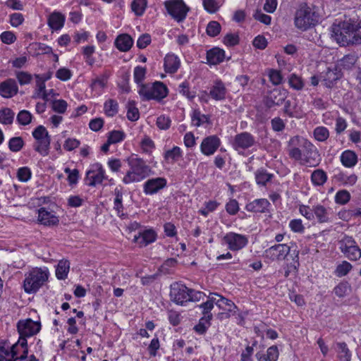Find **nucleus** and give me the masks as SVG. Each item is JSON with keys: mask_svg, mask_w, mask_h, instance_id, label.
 I'll return each mask as SVG.
<instances>
[{"mask_svg": "<svg viewBox=\"0 0 361 361\" xmlns=\"http://www.w3.org/2000/svg\"><path fill=\"white\" fill-rule=\"evenodd\" d=\"M331 32V36L340 46L361 44V20L349 19L334 23Z\"/></svg>", "mask_w": 361, "mask_h": 361, "instance_id": "1", "label": "nucleus"}, {"mask_svg": "<svg viewBox=\"0 0 361 361\" xmlns=\"http://www.w3.org/2000/svg\"><path fill=\"white\" fill-rule=\"evenodd\" d=\"M49 271L42 268H34L25 274L23 288L28 294L35 293L48 280Z\"/></svg>", "mask_w": 361, "mask_h": 361, "instance_id": "2", "label": "nucleus"}, {"mask_svg": "<svg viewBox=\"0 0 361 361\" xmlns=\"http://www.w3.org/2000/svg\"><path fill=\"white\" fill-rule=\"evenodd\" d=\"M129 165L130 170L127 172L123 180L125 183L140 181L151 173L150 167L142 159H131L129 160Z\"/></svg>", "mask_w": 361, "mask_h": 361, "instance_id": "3", "label": "nucleus"}, {"mask_svg": "<svg viewBox=\"0 0 361 361\" xmlns=\"http://www.w3.org/2000/svg\"><path fill=\"white\" fill-rule=\"evenodd\" d=\"M319 22V16L306 4H301L295 16V26L302 30H306Z\"/></svg>", "mask_w": 361, "mask_h": 361, "instance_id": "4", "label": "nucleus"}, {"mask_svg": "<svg viewBox=\"0 0 361 361\" xmlns=\"http://www.w3.org/2000/svg\"><path fill=\"white\" fill-rule=\"evenodd\" d=\"M32 136L35 139L34 149L44 157L47 156L49 152L51 137L46 128L43 126H37L33 130Z\"/></svg>", "mask_w": 361, "mask_h": 361, "instance_id": "5", "label": "nucleus"}, {"mask_svg": "<svg viewBox=\"0 0 361 361\" xmlns=\"http://www.w3.org/2000/svg\"><path fill=\"white\" fill-rule=\"evenodd\" d=\"M168 13L178 22L183 21L189 11L183 0H169L164 2Z\"/></svg>", "mask_w": 361, "mask_h": 361, "instance_id": "6", "label": "nucleus"}, {"mask_svg": "<svg viewBox=\"0 0 361 361\" xmlns=\"http://www.w3.org/2000/svg\"><path fill=\"white\" fill-rule=\"evenodd\" d=\"M19 333V339L27 338L37 334L41 329L39 322H35L31 319L20 320L17 324Z\"/></svg>", "mask_w": 361, "mask_h": 361, "instance_id": "7", "label": "nucleus"}, {"mask_svg": "<svg viewBox=\"0 0 361 361\" xmlns=\"http://www.w3.org/2000/svg\"><path fill=\"white\" fill-rule=\"evenodd\" d=\"M189 288L185 285L178 283L171 285L170 298L176 304L183 305L189 301Z\"/></svg>", "mask_w": 361, "mask_h": 361, "instance_id": "8", "label": "nucleus"}, {"mask_svg": "<svg viewBox=\"0 0 361 361\" xmlns=\"http://www.w3.org/2000/svg\"><path fill=\"white\" fill-rule=\"evenodd\" d=\"M290 248L286 244H277L264 251V256L271 260L281 261L290 253Z\"/></svg>", "mask_w": 361, "mask_h": 361, "instance_id": "9", "label": "nucleus"}, {"mask_svg": "<svg viewBox=\"0 0 361 361\" xmlns=\"http://www.w3.org/2000/svg\"><path fill=\"white\" fill-rule=\"evenodd\" d=\"M105 178L102 165L97 163L92 165V169L87 172L85 182L90 186H94L96 184L101 183Z\"/></svg>", "mask_w": 361, "mask_h": 361, "instance_id": "10", "label": "nucleus"}, {"mask_svg": "<svg viewBox=\"0 0 361 361\" xmlns=\"http://www.w3.org/2000/svg\"><path fill=\"white\" fill-rule=\"evenodd\" d=\"M28 348L27 339H18L17 343L12 345L10 350L8 359L25 360L27 357Z\"/></svg>", "mask_w": 361, "mask_h": 361, "instance_id": "11", "label": "nucleus"}, {"mask_svg": "<svg viewBox=\"0 0 361 361\" xmlns=\"http://www.w3.org/2000/svg\"><path fill=\"white\" fill-rule=\"evenodd\" d=\"M286 92L283 90L275 88L270 91L264 99V103L266 107L271 109L275 106H280L285 102Z\"/></svg>", "mask_w": 361, "mask_h": 361, "instance_id": "12", "label": "nucleus"}, {"mask_svg": "<svg viewBox=\"0 0 361 361\" xmlns=\"http://www.w3.org/2000/svg\"><path fill=\"white\" fill-rule=\"evenodd\" d=\"M255 144V140L252 135L247 132H243L237 134L232 143L233 147L235 150L247 149Z\"/></svg>", "mask_w": 361, "mask_h": 361, "instance_id": "13", "label": "nucleus"}, {"mask_svg": "<svg viewBox=\"0 0 361 361\" xmlns=\"http://www.w3.org/2000/svg\"><path fill=\"white\" fill-rule=\"evenodd\" d=\"M302 152L305 156V162L310 166H316L319 161V154L316 147L305 139L301 147Z\"/></svg>", "mask_w": 361, "mask_h": 361, "instance_id": "14", "label": "nucleus"}, {"mask_svg": "<svg viewBox=\"0 0 361 361\" xmlns=\"http://www.w3.org/2000/svg\"><path fill=\"white\" fill-rule=\"evenodd\" d=\"M224 241L228 244V248L231 250H239L247 243L245 236L232 232L224 237Z\"/></svg>", "mask_w": 361, "mask_h": 361, "instance_id": "15", "label": "nucleus"}, {"mask_svg": "<svg viewBox=\"0 0 361 361\" xmlns=\"http://www.w3.org/2000/svg\"><path fill=\"white\" fill-rule=\"evenodd\" d=\"M342 77V73L338 66H334L333 68H327L326 72L322 75V80L328 88H331L334 83Z\"/></svg>", "mask_w": 361, "mask_h": 361, "instance_id": "16", "label": "nucleus"}, {"mask_svg": "<svg viewBox=\"0 0 361 361\" xmlns=\"http://www.w3.org/2000/svg\"><path fill=\"white\" fill-rule=\"evenodd\" d=\"M166 180L164 178L159 177L147 180L144 184V192L147 195H152L166 185Z\"/></svg>", "mask_w": 361, "mask_h": 361, "instance_id": "17", "label": "nucleus"}, {"mask_svg": "<svg viewBox=\"0 0 361 361\" xmlns=\"http://www.w3.org/2000/svg\"><path fill=\"white\" fill-rule=\"evenodd\" d=\"M220 145V140L216 135L204 138L201 144V151L205 155L213 154Z\"/></svg>", "mask_w": 361, "mask_h": 361, "instance_id": "18", "label": "nucleus"}, {"mask_svg": "<svg viewBox=\"0 0 361 361\" xmlns=\"http://www.w3.org/2000/svg\"><path fill=\"white\" fill-rule=\"evenodd\" d=\"M18 92L17 82L14 79H7L0 83V95L4 98H11Z\"/></svg>", "mask_w": 361, "mask_h": 361, "instance_id": "19", "label": "nucleus"}, {"mask_svg": "<svg viewBox=\"0 0 361 361\" xmlns=\"http://www.w3.org/2000/svg\"><path fill=\"white\" fill-rule=\"evenodd\" d=\"M38 221L46 226H56L59 223V218L53 213L47 211L44 207L38 210Z\"/></svg>", "mask_w": 361, "mask_h": 361, "instance_id": "20", "label": "nucleus"}, {"mask_svg": "<svg viewBox=\"0 0 361 361\" xmlns=\"http://www.w3.org/2000/svg\"><path fill=\"white\" fill-rule=\"evenodd\" d=\"M157 238V234L152 229L145 230L143 232L139 233L138 236H135L134 240L140 244L141 247L147 246L148 244L153 243Z\"/></svg>", "mask_w": 361, "mask_h": 361, "instance_id": "21", "label": "nucleus"}, {"mask_svg": "<svg viewBox=\"0 0 361 361\" xmlns=\"http://www.w3.org/2000/svg\"><path fill=\"white\" fill-rule=\"evenodd\" d=\"M133 44V39L128 34H121L114 41V45L121 51H128Z\"/></svg>", "mask_w": 361, "mask_h": 361, "instance_id": "22", "label": "nucleus"}, {"mask_svg": "<svg viewBox=\"0 0 361 361\" xmlns=\"http://www.w3.org/2000/svg\"><path fill=\"white\" fill-rule=\"evenodd\" d=\"M225 59L224 50L214 47L209 50L207 53V59L209 63L216 65L221 63Z\"/></svg>", "mask_w": 361, "mask_h": 361, "instance_id": "23", "label": "nucleus"}, {"mask_svg": "<svg viewBox=\"0 0 361 361\" xmlns=\"http://www.w3.org/2000/svg\"><path fill=\"white\" fill-rule=\"evenodd\" d=\"M269 205L270 203L267 199H257L247 204L245 209L252 212L264 213Z\"/></svg>", "mask_w": 361, "mask_h": 361, "instance_id": "24", "label": "nucleus"}, {"mask_svg": "<svg viewBox=\"0 0 361 361\" xmlns=\"http://www.w3.org/2000/svg\"><path fill=\"white\" fill-rule=\"evenodd\" d=\"M279 349L276 345H272L267 349V354L258 352L255 356L258 361H276L279 357Z\"/></svg>", "mask_w": 361, "mask_h": 361, "instance_id": "25", "label": "nucleus"}, {"mask_svg": "<svg viewBox=\"0 0 361 361\" xmlns=\"http://www.w3.org/2000/svg\"><path fill=\"white\" fill-rule=\"evenodd\" d=\"M180 66V60L175 54H167L164 58V70L166 73H174Z\"/></svg>", "mask_w": 361, "mask_h": 361, "instance_id": "26", "label": "nucleus"}, {"mask_svg": "<svg viewBox=\"0 0 361 361\" xmlns=\"http://www.w3.org/2000/svg\"><path fill=\"white\" fill-rule=\"evenodd\" d=\"M65 17L59 12H54L48 18V25L53 30H60L64 24Z\"/></svg>", "mask_w": 361, "mask_h": 361, "instance_id": "27", "label": "nucleus"}, {"mask_svg": "<svg viewBox=\"0 0 361 361\" xmlns=\"http://www.w3.org/2000/svg\"><path fill=\"white\" fill-rule=\"evenodd\" d=\"M341 161L346 167H353L357 162V154L353 151L345 150L341 156Z\"/></svg>", "mask_w": 361, "mask_h": 361, "instance_id": "28", "label": "nucleus"}, {"mask_svg": "<svg viewBox=\"0 0 361 361\" xmlns=\"http://www.w3.org/2000/svg\"><path fill=\"white\" fill-rule=\"evenodd\" d=\"M314 214L319 223H326L331 221L329 210L322 205L319 204L314 207Z\"/></svg>", "mask_w": 361, "mask_h": 361, "instance_id": "29", "label": "nucleus"}, {"mask_svg": "<svg viewBox=\"0 0 361 361\" xmlns=\"http://www.w3.org/2000/svg\"><path fill=\"white\" fill-rule=\"evenodd\" d=\"M209 95L216 100H221L225 98L226 88L221 82H216L209 92Z\"/></svg>", "mask_w": 361, "mask_h": 361, "instance_id": "30", "label": "nucleus"}, {"mask_svg": "<svg viewBox=\"0 0 361 361\" xmlns=\"http://www.w3.org/2000/svg\"><path fill=\"white\" fill-rule=\"evenodd\" d=\"M219 297V300L216 302V305L220 308L230 312H235V310L237 309L236 305L230 300L219 295L215 294Z\"/></svg>", "mask_w": 361, "mask_h": 361, "instance_id": "31", "label": "nucleus"}, {"mask_svg": "<svg viewBox=\"0 0 361 361\" xmlns=\"http://www.w3.org/2000/svg\"><path fill=\"white\" fill-rule=\"evenodd\" d=\"M336 350L340 361H350L351 355L345 343H337L336 344Z\"/></svg>", "mask_w": 361, "mask_h": 361, "instance_id": "32", "label": "nucleus"}, {"mask_svg": "<svg viewBox=\"0 0 361 361\" xmlns=\"http://www.w3.org/2000/svg\"><path fill=\"white\" fill-rule=\"evenodd\" d=\"M70 269V262L68 260H61L58 263L56 269V276L58 279H66Z\"/></svg>", "mask_w": 361, "mask_h": 361, "instance_id": "33", "label": "nucleus"}, {"mask_svg": "<svg viewBox=\"0 0 361 361\" xmlns=\"http://www.w3.org/2000/svg\"><path fill=\"white\" fill-rule=\"evenodd\" d=\"M273 174L268 173L264 169H259L255 172V180L258 185H265L266 183L271 180Z\"/></svg>", "mask_w": 361, "mask_h": 361, "instance_id": "34", "label": "nucleus"}, {"mask_svg": "<svg viewBox=\"0 0 361 361\" xmlns=\"http://www.w3.org/2000/svg\"><path fill=\"white\" fill-rule=\"evenodd\" d=\"M311 180L314 185H323L327 180V176L322 169H317L312 172Z\"/></svg>", "mask_w": 361, "mask_h": 361, "instance_id": "35", "label": "nucleus"}, {"mask_svg": "<svg viewBox=\"0 0 361 361\" xmlns=\"http://www.w3.org/2000/svg\"><path fill=\"white\" fill-rule=\"evenodd\" d=\"M15 113L10 108H4L0 110V123L4 125H11L13 122Z\"/></svg>", "mask_w": 361, "mask_h": 361, "instance_id": "36", "label": "nucleus"}, {"mask_svg": "<svg viewBox=\"0 0 361 361\" xmlns=\"http://www.w3.org/2000/svg\"><path fill=\"white\" fill-rule=\"evenodd\" d=\"M212 319V315L202 317L200 319L199 323L195 326V331L200 334H204L207 331L208 327L210 326V321Z\"/></svg>", "mask_w": 361, "mask_h": 361, "instance_id": "37", "label": "nucleus"}, {"mask_svg": "<svg viewBox=\"0 0 361 361\" xmlns=\"http://www.w3.org/2000/svg\"><path fill=\"white\" fill-rule=\"evenodd\" d=\"M154 89L155 97H153V99L160 101L168 94V89L162 82H155Z\"/></svg>", "mask_w": 361, "mask_h": 361, "instance_id": "38", "label": "nucleus"}, {"mask_svg": "<svg viewBox=\"0 0 361 361\" xmlns=\"http://www.w3.org/2000/svg\"><path fill=\"white\" fill-rule=\"evenodd\" d=\"M147 0H134L131 3V9L137 16H141L147 8Z\"/></svg>", "mask_w": 361, "mask_h": 361, "instance_id": "39", "label": "nucleus"}, {"mask_svg": "<svg viewBox=\"0 0 361 361\" xmlns=\"http://www.w3.org/2000/svg\"><path fill=\"white\" fill-rule=\"evenodd\" d=\"M350 260H357L361 257V250L357 245L341 250Z\"/></svg>", "mask_w": 361, "mask_h": 361, "instance_id": "40", "label": "nucleus"}, {"mask_svg": "<svg viewBox=\"0 0 361 361\" xmlns=\"http://www.w3.org/2000/svg\"><path fill=\"white\" fill-rule=\"evenodd\" d=\"M24 146V141L21 137H13L8 141V148L13 152H18Z\"/></svg>", "mask_w": 361, "mask_h": 361, "instance_id": "41", "label": "nucleus"}, {"mask_svg": "<svg viewBox=\"0 0 361 361\" xmlns=\"http://www.w3.org/2000/svg\"><path fill=\"white\" fill-rule=\"evenodd\" d=\"M127 117L130 121H135L139 118L140 114L138 109L135 106L133 101L129 102L127 106Z\"/></svg>", "mask_w": 361, "mask_h": 361, "instance_id": "42", "label": "nucleus"}, {"mask_svg": "<svg viewBox=\"0 0 361 361\" xmlns=\"http://www.w3.org/2000/svg\"><path fill=\"white\" fill-rule=\"evenodd\" d=\"M221 26L217 21H211L208 23L206 29L207 34L212 37L217 36L221 32Z\"/></svg>", "mask_w": 361, "mask_h": 361, "instance_id": "43", "label": "nucleus"}, {"mask_svg": "<svg viewBox=\"0 0 361 361\" xmlns=\"http://www.w3.org/2000/svg\"><path fill=\"white\" fill-rule=\"evenodd\" d=\"M32 116L27 110L20 111L16 117V120L20 125L26 126L31 123Z\"/></svg>", "mask_w": 361, "mask_h": 361, "instance_id": "44", "label": "nucleus"}, {"mask_svg": "<svg viewBox=\"0 0 361 361\" xmlns=\"http://www.w3.org/2000/svg\"><path fill=\"white\" fill-rule=\"evenodd\" d=\"M314 136L317 140L324 142L326 140L329 136V130L325 127H317L314 130Z\"/></svg>", "mask_w": 361, "mask_h": 361, "instance_id": "45", "label": "nucleus"}, {"mask_svg": "<svg viewBox=\"0 0 361 361\" xmlns=\"http://www.w3.org/2000/svg\"><path fill=\"white\" fill-rule=\"evenodd\" d=\"M181 157V150L178 147H174L165 152L164 158L166 161L171 160V162L176 161Z\"/></svg>", "mask_w": 361, "mask_h": 361, "instance_id": "46", "label": "nucleus"}, {"mask_svg": "<svg viewBox=\"0 0 361 361\" xmlns=\"http://www.w3.org/2000/svg\"><path fill=\"white\" fill-rule=\"evenodd\" d=\"M357 61V56L354 54H348L340 61V66L345 69L350 68Z\"/></svg>", "mask_w": 361, "mask_h": 361, "instance_id": "47", "label": "nucleus"}, {"mask_svg": "<svg viewBox=\"0 0 361 361\" xmlns=\"http://www.w3.org/2000/svg\"><path fill=\"white\" fill-rule=\"evenodd\" d=\"M192 121L195 122L194 125L200 126L203 123H209V119L207 116L204 114H201L199 110H195L192 115Z\"/></svg>", "mask_w": 361, "mask_h": 361, "instance_id": "48", "label": "nucleus"}, {"mask_svg": "<svg viewBox=\"0 0 361 361\" xmlns=\"http://www.w3.org/2000/svg\"><path fill=\"white\" fill-rule=\"evenodd\" d=\"M351 269L352 265L349 262L343 261L341 264L337 266L335 273L338 276L341 277L348 274Z\"/></svg>", "mask_w": 361, "mask_h": 361, "instance_id": "49", "label": "nucleus"}, {"mask_svg": "<svg viewBox=\"0 0 361 361\" xmlns=\"http://www.w3.org/2000/svg\"><path fill=\"white\" fill-rule=\"evenodd\" d=\"M350 290V286L348 283H340L334 289V293L339 298L345 297Z\"/></svg>", "mask_w": 361, "mask_h": 361, "instance_id": "50", "label": "nucleus"}, {"mask_svg": "<svg viewBox=\"0 0 361 361\" xmlns=\"http://www.w3.org/2000/svg\"><path fill=\"white\" fill-rule=\"evenodd\" d=\"M350 199V194L345 190H339L335 197V201L340 204H346Z\"/></svg>", "mask_w": 361, "mask_h": 361, "instance_id": "51", "label": "nucleus"}, {"mask_svg": "<svg viewBox=\"0 0 361 361\" xmlns=\"http://www.w3.org/2000/svg\"><path fill=\"white\" fill-rule=\"evenodd\" d=\"M67 109V102L63 99L54 100L52 109L59 114H63Z\"/></svg>", "mask_w": 361, "mask_h": 361, "instance_id": "52", "label": "nucleus"}, {"mask_svg": "<svg viewBox=\"0 0 361 361\" xmlns=\"http://www.w3.org/2000/svg\"><path fill=\"white\" fill-rule=\"evenodd\" d=\"M147 70L144 67L136 66L134 69V80L137 84L141 83L145 78Z\"/></svg>", "mask_w": 361, "mask_h": 361, "instance_id": "53", "label": "nucleus"}, {"mask_svg": "<svg viewBox=\"0 0 361 361\" xmlns=\"http://www.w3.org/2000/svg\"><path fill=\"white\" fill-rule=\"evenodd\" d=\"M16 75L20 85L29 84L32 79V75L27 72L19 71Z\"/></svg>", "mask_w": 361, "mask_h": 361, "instance_id": "54", "label": "nucleus"}, {"mask_svg": "<svg viewBox=\"0 0 361 361\" xmlns=\"http://www.w3.org/2000/svg\"><path fill=\"white\" fill-rule=\"evenodd\" d=\"M289 84L295 90H300L303 88L304 84L300 78L295 74H292L289 78Z\"/></svg>", "mask_w": 361, "mask_h": 361, "instance_id": "55", "label": "nucleus"}, {"mask_svg": "<svg viewBox=\"0 0 361 361\" xmlns=\"http://www.w3.org/2000/svg\"><path fill=\"white\" fill-rule=\"evenodd\" d=\"M179 92L190 100L195 97V93L194 92H190L189 84L188 82H183L179 85Z\"/></svg>", "mask_w": 361, "mask_h": 361, "instance_id": "56", "label": "nucleus"}, {"mask_svg": "<svg viewBox=\"0 0 361 361\" xmlns=\"http://www.w3.org/2000/svg\"><path fill=\"white\" fill-rule=\"evenodd\" d=\"M355 241L351 236L345 235L342 240L339 241L341 245L340 248L341 250H346L350 247L355 246Z\"/></svg>", "mask_w": 361, "mask_h": 361, "instance_id": "57", "label": "nucleus"}, {"mask_svg": "<svg viewBox=\"0 0 361 361\" xmlns=\"http://www.w3.org/2000/svg\"><path fill=\"white\" fill-rule=\"evenodd\" d=\"M17 176L20 181L26 182L31 177V171L27 167H22L18 170Z\"/></svg>", "mask_w": 361, "mask_h": 361, "instance_id": "58", "label": "nucleus"}, {"mask_svg": "<svg viewBox=\"0 0 361 361\" xmlns=\"http://www.w3.org/2000/svg\"><path fill=\"white\" fill-rule=\"evenodd\" d=\"M224 43L226 46H235L239 43V37L238 35L235 34H227L224 38Z\"/></svg>", "mask_w": 361, "mask_h": 361, "instance_id": "59", "label": "nucleus"}, {"mask_svg": "<svg viewBox=\"0 0 361 361\" xmlns=\"http://www.w3.org/2000/svg\"><path fill=\"white\" fill-rule=\"evenodd\" d=\"M71 75V71L66 68H61L56 73V77L63 81L69 80Z\"/></svg>", "mask_w": 361, "mask_h": 361, "instance_id": "60", "label": "nucleus"}, {"mask_svg": "<svg viewBox=\"0 0 361 361\" xmlns=\"http://www.w3.org/2000/svg\"><path fill=\"white\" fill-rule=\"evenodd\" d=\"M10 350L5 347L4 342H0V361H16L15 359H8Z\"/></svg>", "mask_w": 361, "mask_h": 361, "instance_id": "61", "label": "nucleus"}, {"mask_svg": "<svg viewBox=\"0 0 361 361\" xmlns=\"http://www.w3.org/2000/svg\"><path fill=\"white\" fill-rule=\"evenodd\" d=\"M272 129L276 132H281L285 128V123L283 121L279 118L276 117L271 121Z\"/></svg>", "mask_w": 361, "mask_h": 361, "instance_id": "62", "label": "nucleus"}, {"mask_svg": "<svg viewBox=\"0 0 361 361\" xmlns=\"http://www.w3.org/2000/svg\"><path fill=\"white\" fill-rule=\"evenodd\" d=\"M0 38L4 43L7 44L13 43L16 39L15 35L10 31L2 32L0 35Z\"/></svg>", "mask_w": 361, "mask_h": 361, "instance_id": "63", "label": "nucleus"}, {"mask_svg": "<svg viewBox=\"0 0 361 361\" xmlns=\"http://www.w3.org/2000/svg\"><path fill=\"white\" fill-rule=\"evenodd\" d=\"M151 42V37L149 34L142 35L137 41V46L139 49H145Z\"/></svg>", "mask_w": 361, "mask_h": 361, "instance_id": "64", "label": "nucleus"}]
</instances>
